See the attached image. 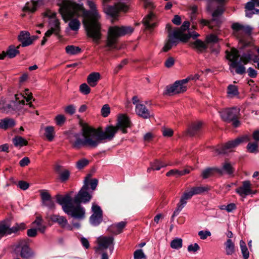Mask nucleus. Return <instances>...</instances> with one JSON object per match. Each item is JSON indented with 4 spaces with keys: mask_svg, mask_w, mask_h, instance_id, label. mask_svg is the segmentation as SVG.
Segmentation results:
<instances>
[{
    "mask_svg": "<svg viewBox=\"0 0 259 259\" xmlns=\"http://www.w3.org/2000/svg\"><path fill=\"white\" fill-rule=\"evenodd\" d=\"M194 195L193 192L191 188L190 190L185 191L184 193L181 197L179 203L185 206L187 203V201L190 199Z\"/></svg>",
    "mask_w": 259,
    "mask_h": 259,
    "instance_id": "c9c22d12",
    "label": "nucleus"
},
{
    "mask_svg": "<svg viewBox=\"0 0 259 259\" xmlns=\"http://www.w3.org/2000/svg\"><path fill=\"white\" fill-rule=\"evenodd\" d=\"M89 188V184L88 180L86 179L84 181V184L78 192V193L75 196L72 200L75 204H80V203H87L89 202L92 196L90 194Z\"/></svg>",
    "mask_w": 259,
    "mask_h": 259,
    "instance_id": "f8f14e48",
    "label": "nucleus"
},
{
    "mask_svg": "<svg viewBox=\"0 0 259 259\" xmlns=\"http://www.w3.org/2000/svg\"><path fill=\"white\" fill-rule=\"evenodd\" d=\"M222 119L228 123L232 122L234 127L239 126L240 123L238 120L240 116V108L232 107L225 109L219 112Z\"/></svg>",
    "mask_w": 259,
    "mask_h": 259,
    "instance_id": "6e6552de",
    "label": "nucleus"
},
{
    "mask_svg": "<svg viewBox=\"0 0 259 259\" xmlns=\"http://www.w3.org/2000/svg\"><path fill=\"white\" fill-rule=\"evenodd\" d=\"M26 229V225L24 223L20 224L16 223V225L12 228L9 227L8 235L12 233H16L19 231L23 230Z\"/></svg>",
    "mask_w": 259,
    "mask_h": 259,
    "instance_id": "58836bf2",
    "label": "nucleus"
},
{
    "mask_svg": "<svg viewBox=\"0 0 259 259\" xmlns=\"http://www.w3.org/2000/svg\"><path fill=\"white\" fill-rule=\"evenodd\" d=\"M30 33L26 31H21L18 36V40L21 42V46L26 47L32 44V40L30 37Z\"/></svg>",
    "mask_w": 259,
    "mask_h": 259,
    "instance_id": "b1692460",
    "label": "nucleus"
},
{
    "mask_svg": "<svg viewBox=\"0 0 259 259\" xmlns=\"http://www.w3.org/2000/svg\"><path fill=\"white\" fill-rule=\"evenodd\" d=\"M66 52L70 55H74L81 52V49L73 45L67 46L65 48Z\"/></svg>",
    "mask_w": 259,
    "mask_h": 259,
    "instance_id": "79ce46f5",
    "label": "nucleus"
},
{
    "mask_svg": "<svg viewBox=\"0 0 259 259\" xmlns=\"http://www.w3.org/2000/svg\"><path fill=\"white\" fill-rule=\"evenodd\" d=\"M55 121L57 125L61 126L64 123L65 118L64 115L59 114L56 116Z\"/></svg>",
    "mask_w": 259,
    "mask_h": 259,
    "instance_id": "13d9d810",
    "label": "nucleus"
},
{
    "mask_svg": "<svg viewBox=\"0 0 259 259\" xmlns=\"http://www.w3.org/2000/svg\"><path fill=\"white\" fill-rule=\"evenodd\" d=\"M156 16L152 12L149 13L143 20L146 28L148 30H151L156 26Z\"/></svg>",
    "mask_w": 259,
    "mask_h": 259,
    "instance_id": "412c9836",
    "label": "nucleus"
},
{
    "mask_svg": "<svg viewBox=\"0 0 259 259\" xmlns=\"http://www.w3.org/2000/svg\"><path fill=\"white\" fill-rule=\"evenodd\" d=\"M190 23L188 21L183 23L180 28H175L172 29L171 25L168 24L166 26V29L168 32L167 39L163 48L164 52L169 50L173 46H176L179 42V40L186 42L190 38L195 39L199 36V34L196 32H189L188 33H184L189 27Z\"/></svg>",
    "mask_w": 259,
    "mask_h": 259,
    "instance_id": "7ed1b4c3",
    "label": "nucleus"
},
{
    "mask_svg": "<svg viewBox=\"0 0 259 259\" xmlns=\"http://www.w3.org/2000/svg\"><path fill=\"white\" fill-rule=\"evenodd\" d=\"M102 115L103 117H107L110 113V108L108 104L104 105L101 109Z\"/></svg>",
    "mask_w": 259,
    "mask_h": 259,
    "instance_id": "6e6d98bb",
    "label": "nucleus"
},
{
    "mask_svg": "<svg viewBox=\"0 0 259 259\" xmlns=\"http://www.w3.org/2000/svg\"><path fill=\"white\" fill-rule=\"evenodd\" d=\"M202 122L197 121L191 124L188 130V134L190 136H194L199 134L201 131Z\"/></svg>",
    "mask_w": 259,
    "mask_h": 259,
    "instance_id": "a878e982",
    "label": "nucleus"
},
{
    "mask_svg": "<svg viewBox=\"0 0 259 259\" xmlns=\"http://www.w3.org/2000/svg\"><path fill=\"white\" fill-rule=\"evenodd\" d=\"M40 192L42 203L51 199L50 194L46 190H40Z\"/></svg>",
    "mask_w": 259,
    "mask_h": 259,
    "instance_id": "5fc2aeb1",
    "label": "nucleus"
},
{
    "mask_svg": "<svg viewBox=\"0 0 259 259\" xmlns=\"http://www.w3.org/2000/svg\"><path fill=\"white\" fill-rule=\"evenodd\" d=\"M56 14L55 13L51 11H47L44 14L45 16L51 19L50 21L51 27H54V25L53 24V23L54 24L53 22H54V20H57L59 23V27L60 28V23H59V20L56 18Z\"/></svg>",
    "mask_w": 259,
    "mask_h": 259,
    "instance_id": "c03bdc74",
    "label": "nucleus"
},
{
    "mask_svg": "<svg viewBox=\"0 0 259 259\" xmlns=\"http://www.w3.org/2000/svg\"><path fill=\"white\" fill-rule=\"evenodd\" d=\"M220 171L218 169V167H209L203 169L201 172V177L203 179H206L209 177L214 176L215 174H218Z\"/></svg>",
    "mask_w": 259,
    "mask_h": 259,
    "instance_id": "c756f323",
    "label": "nucleus"
},
{
    "mask_svg": "<svg viewBox=\"0 0 259 259\" xmlns=\"http://www.w3.org/2000/svg\"><path fill=\"white\" fill-rule=\"evenodd\" d=\"M61 15L65 21L70 20L68 25L72 30L77 31L79 29L80 26V23L79 21L77 18H73L74 17H78V16L74 15L71 18L69 19L66 18H64L62 14Z\"/></svg>",
    "mask_w": 259,
    "mask_h": 259,
    "instance_id": "473e14b6",
    "label": "nucleus"
},
{
    "mask_svg": "<svg viewBox=\"0 0 259 259\" xmlns=\"http://www.w3.org/2000/svg\"><path fill=\"white\" fill-rule=\"evenodd\" d=\"M134 259H146V256L145 255L142 249H137L134 253Z\"/></svg>",
    "mask_w": 259,
    "mask_h": 259,
    "instance_id": "3c124183",
    "label": "nucleus"
},
{
    "mask_svg": "<svg viewBox=\"0 0 259 259\" xmlns=\"http://www.w3.org/2000/svg\"><path fill=\"white\" fill-rule=\"evenodd\" d=\"M200 249V247L199 245L195 243L193 244H191L189 245L188 247V250L189 252H195Z\"/></svg>",
    "mask_w": 259,
    "mask_h": 259,
    "instance_id": "052dcab7",
    "label": "nucleus"
},
{
    "mask_svg": "<svg viewBox=\"0 0 259 259\" xmlns=\"http://www.w3.org/2000/svg\"><path fill=\"white\" fill-rule=\"evenodd\" d=\"M194 195L193 192L191 188L190 190L185 191L184 193L181 197L179 203L185 206L187 203V201L190 199Z\"/></svg>",
    "mask_w": 259,
    "mask_h": 259,
    "instance_id": "e433bc0d",
    "label": "nucleus"
},
{
    "mask_svg": "<svg viewBox=\"0 0 259 259\" xmlns=\"http://www.w3.org/2000/svg\"><path fill=\"white\" fill-rule=\"evenodd\" d=\"M16 125V122L12 118L6 117L0 119V130L7 131L13 128Z\"/></svg>",
    "mask_w": 259,
    "mask_h": 259,
    "instance_id": "4be33fe9",
    "label": "nucleus"
},
{
    "mask_svg": "<svg viewBox=\"0 0 259 259\" xmlns=\"http://www.w3.org/2000/svg\"><path fill=\"white\" fill-rule=\"evenodd\" d=\"M226 57L229 61V69L234 74L235 73L242 75L245 72V67L244 66L251 58L249 53H241L235 48L231 49L230 52L226 51Z\"/></svg>",
    "mask_w": 259,
    "mask_h": 259,
    "instance_id": "20e7f679",
    "label": "nucleus"
},
{
    "mask_svg": "<svg viewBox=\"0 0 259 259\" xmlns=\"http://www.w3.org/2000/svg\"><path fill=\"white\" fill-rule=\"evenodd\" d=\"M218 37L214 34H211L206 37V41L207 44L214 43L218 41Z\"/></svg>",
    "mask_w": 259,
    "mask_h": 259,
    "instance_id": "0e129e2a",
    "label": "nucleus"
},
{
    "mask_svg": "<svg viewBox=\"0 0 259 259\" xmlns=\"http://www.w3.org/2000/svg\"><path fill=\"white\" fill-rule=\"evenodd\" d=\"M126 224V222L121 221L116 224L112 225L109 228V231L114 234H119L122 232L123 228Z\"/></svg>",
    "mask_w": 259,
    "mask_h": 259,
    "instance_id": "c85d7f7f",
    "label": "nucleus"
},
{
    "mask_svg": "<svg viewBox=\"0 0 259 259\" xmlns=\"http://www.w3.org/2000/svg\"><path fill=\"white\" fill-rule=\"evenodd\" d=\"M225 250L227 255H232L235 252V245L231 239H228L225 243Z\"/></svg>",
    "mask_w": 259,
    "mask_h": 259,
    "instance_id": "4c0bfd02",
    "label": "nucleus"
},
{
    "mask_svg": "<svg viewBox=\"0 0 259 259\" xmlns=\"http://www.w3.org/2000/svg\"><path fill=\"white\" fill-rule=\"evenodd\" d=\"M89 163V161L85 158H82L76 162V166L78 169H81Z\"/></svg>",
    "mask_w": 259,
    "mask_h": 259,
    "instance_id": "8fccbe9b",
    "label": "nucleus"
},
{
    "mask_svg": "<svg viewBox=\"0 0 259 259\" xmlns=\"http://www.w3.org/2000/svg\"><path fill=\"white\" fill-rule=\"evenodd\" d=\"M190 87L191 84L185 79L177 80L173 84L166 87L164 95L172 96L183 93Z\"/></svg>",
    "mask_w": 259,
    "mask_h": 259,
    "instance_id": "9d476101",
    "label": "nucleus"
},
{
    "mask_svg": "<svg viewBox=\"0 0 259 259\" xmlns=\"http://www.w3.org/2000/svg\"><path fill=\"white\" fill-rule=\"evenodd\" d=\"M218 169L220 171L218 172V175L222 176L224 174L229 175H232L234 172V169L231 164L228 162H225L222 164V167H218Z\"/></svg>",
    "mask_w": 259,
    "mask_h": 259,
    "instance_id": "bb28decb",
    "label": "nucleus"
},
{
    "mask_svg": "<svg viewBox=\"0 0 259 259\" xmlns=\"http://www.w3.org/2000/svg\"><path fill=\"white\" fill-rule=\"evenodd\" d=\"M251 186V184L249 181H244L242 182V185L236 189L235 192L240 196L245 198L252 193Z\"/></svg>",
    "mask_w": 259,
    "mask_h": 259,
    "instance_id": "a211bd4d",
    "label": "nucleus"
},
{
    "mask_svg": "<svg viewBox=\"0 0 259 259\" xmlns=\"http://www.w3.org/2000/svg\"><path fill=\"white\" fill-rule=\"evenodd\" d=\"M133 29L130 26H112L109 28L107 40V46L116 48V44L120 37L131 33Z\"/></svg>",
    "mask_w": 259,
    "mask_h": 259,
    "instance_id": "0eeeda50",
    "label": "nucleus"
},
{
    "mask_svg": "<svg viewBox=\"0 0 259 259\" xmlns=\"http://www.w3.org/2000/svg\"><path fill=\"white\" fill-rule=\"evenodd\" d=\"M240 246L241 248V253L243 259H248L249 256V252L246 246L245 242L242 240L240 241Z\"/></svg>",
    "mask_w": 259,
    "mask_h": 259,
    "instance_id": "37998d69",
    "label": "nucleus"
},
{
    "mask_svg": "<svg viewBox=\"0 0 259 259\" xmlns=\"http://www.w3.org/2000/svg\"><path fill=\"white\" fill-rule=\"evenodd\" d=\"M100 74L97 72H93L89 74L87 78L88 84L92 87L96 86L100 79Z\"/></svg>",
    "mask_w": 259,
    "mask_h": 259,
    "instance_id": "72a5a7b5",
    "label": "nucleus"
},
{
    "mask_svg": "<svg viewBox=\"0 0 259 259\" xmlns=\"http://www.w3.org/2000/svg\"><path fill=\"white\" fill-rule=\"evenodd\" d=\"M45 135L49 141H53L55 135L54 127L52 126H46L45 128Z\"/></svg>",
    "mask_w": 259,
    "mask_h": 259,
    "instance_id": "a19ab883",
    "label": "nucleus"
},
{
    "mask_svg": "<svg viewBox=\"0 0 259 259\" xmlns=\"http://www.w3.org/2000/svg\"><path fill=\"white\" fill-rule=\"evenodd\" d=\"M79 91L83 95H87L90 93L91 89L87 83H84L80 85Z\"/></svg>",
    "mask_w": 259,
    "mask_h": 259,
    "instance_id": "603ef678",
    "label": "nucleus"
},
{
    "mask_svg": "<svg viewBox=\"0 0 259 259\" xmlns=\"http://www.w3.org/2000/svg\"><path fill=\"white\" fill-rule=\"evenodd\" d=\"M166 176L167 177H170V176L179 177V176H180V170H179L178 169H171L166 174Z\"/></svg>",
    "mask_w": 259,
    "mask_h": 259,
    "instance_id": "bf43d9fd",
    "label": "nucleus"
},
{
    "mask_svg": "<svg viewBox=\"0 0 259 259\" xmlns=\"http://www.w3.org/2000/svg\"><path fill=\"white\" fill-rule=\"evenodd\" d=\"M89 5L90 11L85 10L81 6L70 1L63 0L59 4V12L64 18L69 19L74 15L82 16L88 36L98 43L101 38V26L99 21L101 16L93 2H89Z\"/></svg>",
    "mask_w": 259,
    "mask_h": 259,
    "instance_id": "f03ea898",
    "label": "nucleus"
},
{
    "mask_svg": "<svg viewBox=\"0 0 259 259\" xmlns=\"http://www.w3.org/2000/svg\"><path fill=\"white\" fill-rule=\"evenodd\" d=\"M200 77V75L196 73L195 74H191L189 75L187 78H185L187 80V81L188 83L191 84V86L192 85V83L191 81H195L199 79Z\"/></svg>",
    "mask_w": 259,
    "mask_h": 259,
    "instance_id": "864d4df0",
    "label": "nucleus"
},
{
    "mask_svg": "<svg viewBox=\"0 0 259 259\" xmlns=\"http://www.w3.org/2000/svg\"><path fill=\"white\" fill-rule=\"evenodd\" d=\"M198 235L201 239L204 240L211 235V233L209 231H200L198 232Z\"/></svg>",
    "mask_w": 259,
    "mask_h": 259,
    "instance_id": "680f3d73",
    "label": "nucleus"
},
{
    "mask_svg": "<svg viewBox=\"0 0 259 259\" xmlns=\"http://www.w3.org/2000/svg\"><path fill=\"white\" fill-rule=\"evenodd\" d=\"M81 129L79 132H72L68 136V140L72 147L79 149L82 147L96 148L100 144L113 140L118 130L123 134L127 133L126 128L130 127L131 122L129 117L124 114L118 117L116 125L107 126L104 131L96 129L83 122H80Z\"/></svg>",
    "mask_w": 259,
    "mask_h": 259,
    "instance_id": "f257e3e1",
    "label": "nucleus"
},
{
    "mask_svg": "<svg viewBox=\"0 0 259 259\" xmlns=\"http://www.w3.org/2000/svg\"><path fill=\"white\" fill-rule=\"evenodd\" d=\"M133 103L135 105V111L136 114L144 119H148L150 117V112L147 109L146 105H150L149 101H143L139 98H132Z\"/></svg>",
    "mask_w": 259,
    "mask_h": 259,
    "instance_id": "4468645a",
    "label": "nucleus"
},
{
    "mask_svg": "<svg viewBox=\"0 0 259 259\" xmlns=\"http://www.w3.org/2000/svg\"><path fill=\"white\" fill-rule=\"evenodd\" d=\"M110 0H103L104 10L105 12L115 18L118 16L119 12H126L128 10V6L121 2L117 3L113 6L106 5Z\"/></svg>",
    "mask_w": 259,
    "mask_h": 259,
    "instance_id": "ddd939ff",
    "label": "nucleus"
},
{
    "mask_svg": "<svg viewBox=\"0 0 259 259\" xmlns=\"http://www.w3.org/2000/svg\"><path fill=\"white\" fill-rule=\"evenodd\" d=\"M231 27L233 35L240 40H242L246 35H249L251 32V28L249 26L239 23H234Z\"/></svg>",
    "mask_w": 259,
    "mask_h": 259,
    "instance_id": "2eb2a0df",
    "label": "nucleus"
},
{
    "mask_svg": "<svg viewBox=\"0 0 259 259\" xmlns=\"http://www.w3.org/2000/svg\"><path fill=\"white\" fill-rule=\"evenodd\" d=\"M13 143L16 147H22L28 145V141L20 136H15L12 140Z\"/></svg>",
    "mask_w": 259,
    "mask_h": 259,
    "instance_id": "f704fd0d",
    "label": "nucleus"
},
{
    "mask_svg": "<svg viewBox=\"0 0 259 259\" xmlns=\"http://www.w3.org/2000/svg\"><path fill=\"white\" fill-rule=\"evenodd\" d=\"M183 246V240L181 238H176L170 242V247L175 249H179Z\"/></svg>",
    "mask_w": 259,
    "mask_h": 259,
    "instance_id": "a18cd8bd",
    "label": "nucleus"
},
{
    "mask_svg": "<svg viewBox=\"0 0 259 259\" xmlns=\"http://www.w3.org/2000/svg\"><path fill=\"white\" fill-rule=\"evenodd\" d=\"M9 225L5 223L0 224V239L5 235H8Z\"/></svg>",
    "mask_w": 259,
    "mask_h": 259,
    "instance_id": "49530a36",
    "label": "nucleus"
},
{
    "mask_svg": "<svg viewBox=\"0 0 259 259\" xmlns=\"http://www.w3.org/2000/svg\"><path fill=\"white\" fill-rule=\"evenodd\" d=\"M175 63L174 59L172 57H169L165 62V66L167 68L172 67Z\"/></svg>",
    "mask_w": 259,
    "mask_h": 259,
    "instance_id": "774afa93",
    "label": "nucleus"
},
{
    "mask_svg": "<svg viewBox=\"0 0 259 259\" xmlns=\"http://www.w3.org/2000/svg\"><path fill=\"white\" fill-rule=\"evenodd\" d=\"M98 249L101 250L109 249L112 254L114 249V238L112 236H100L98 239Z\"/></svg>",
    "mask_w": 259,
    "mask_h": 259,
    "instance_id": "dca6fc26",
    "label": "nucleus"
},
{
    "mask_svg": "<svg viewBox=\"0 0 259 259\" xmlns=\"http://www.w3.org/2000/svg\"><path fill=\"white\" fill-rule=\"evenodd\" d=\"M194 195L202 194L210 190L208 186L193 187L191 188Z\"/></svg>",
    "mask_w": 259,
    "mask_h": 259,
    "instance_id": "ea45409f",
    "label": "nucleus"
},
{
    "mask_svg": "<svg viewBox=\"0 0 259 259\" xmlns=\"http://www.w3.org/2000/svg\"><path fill=\"white\" fill-rule=\"evenodd\" d=\"M56 201L62 206L63 210L68 215L79 220L84 219L85 208L80 204H75L69 194L64 196L58 195L56 197Z\"/></svg>",
    "mask_w": 259,
    "mask_h": 259,
    "instance_id": "39448f33",
    "label": "nucleus"
},
{
    "mask_svg": "<svg viewBox=\"0 0 259 259\" xmlns=\"http://www.w3.org/2000/svg\"><path fill=\"white\" fill-rule=\"evenodd\" d=\"M55 171L57 174V179L61 183L66 182L69 178L70 172L67 169H64L60 165H56Z\"/></svg>",
    "mask_w": 259,
    "mask_h": 259,
    "instance_id": "6ab92c4d",
    "label": "nucleus"
},
{
    "mask_svg": "<svg viewBox=\"0 0 259 259\" xmlns=\"http://www.w3.org/2000/svg\"><path fill=\"white\" fill-rule=\"evenodd\" d=\"M174 131L171 128H164L162 130V135L164 137H170L173 135Z\"/></svg>",
    "mask_w": 259,
    "mask_h": 259,
    "instance_id": "69168bd1",
    "label": "nucleus"
},
{
    "mask_svg": "<svg viewBox=\"0 0 259 259\" xmlns=\"http://www.w3.org/2000/svg\"><path fill=\"white\" fill-rule=\"evenodd\" d=\"M92 209L93 213L90 218V223L94 226H97L103 220V211L99 205L94 203L92 205Z\"/></svg>",
    "mask_w": 259,
    "mask_h": 259,
    "instance_id": "f3484780",
    "label": "nucleus"
},
{
    "mask_svg": "<svg viewBox=\"0 0 259 259\" xmlns=\"http://www.w3.org/2000/svg\"><path fill=\"white\" fill-rule=\"evenodd\" d=\"M16 253H20V256L26 259H30L34 256V253L29 247L28 241L25 239L19 240L14 245Z\"/></svg>",
    "mask_w": 259,
    "mask_h": 259,
    "instance_id": "9b49d317",
    "label": "nucleus"
},
{
    "mask_svg": "<svg viewBox=\"0 0 259 259\" xmlns=\"http://www.w3.org/2000/svg\"><path fill=\"white\" fill-rule=\"evenodd\" d=\"M43 205L47 206L50 209H53L55 208V203L53 200L50 199L42 203Z\"/></svg>",
    "mask_w": 259,
    "mask_h": 259,
    "instance_id": "338daca9",
    "label": "nucleus"
},
{
    "mask_svg": "<svg viewBox=\"0 0 259 259\" xmlns=\"http://www.w3.org/2000/svg\"><path fill=\"white\" fill-rule=\"evenodd\" d=\"M20 46L21 45H19L16 48L14 46H10L6 52L4 51L0 54V60L4 59L6 56H8L10 58H14L19 53V49Z\"/></svg>",
    "mask_w": 259,
    "mask_h": 259,
    "instance_id": "5701e85b",
    "label": "nucleus"
},
{
    "mask_svg": "<svg viewBox=\"0 0 259 259\" xmlns=\"http://www.w3.org/2000/svg\"><path fill=\"white\" fill-rule=\"evenodd\" d=\"M250 140L248 135L238 137L234 140L228 141L223 145L218 146L214 149V153L217 155L226 154L230 151L232 149L238 146L241 143L249 141Z\"/></svg>",
    "mask_w": 259,
    "mask_h": 259,
    "instance_id": "1a4fd4ad",
    "label": "nucleus"
},
{
    "mask_svg": "<svg viewBox=\"0 0 259 259\" xmlns=\"http://www.w3.org/2000/svg\"><path fill=\"white\" fill-rule=\"evenodd\" d=\"M227 93L229 95L232 96H236L238 94L237 88L235 85H230L228 87Z\"/></svg>",
    "mask_w": 259,
    "mask_h": 259,
    "instance_id": "4d7b16f0",
    "label": "nucleus"
},
{
    "mask_svg": "<svg viewBox=\"0 0 259 259\" xmlns=\"http://www.w3.org/2000/svg\"><path fill=\"white\" fill-rule=\"evenodd\" d=\"M53 23V24L54 25V27H51V28L45 33V36L43 37V39L41 42V45H45V44L47 41V37H49L53 33H55L56 35L58 34L60 31L59 23L57 20H54Z\"/></svg>",
    "mask_w": 259,
    "mask_h": 259,
    "instance_id": "393cba45",
    "label": "nucleus"
},
{
    "mask_svg": "<svg viewBox=\"0 0 259 259\" xmlns=\"http://www.w3.org/2000/svg\"><path fill=\"white\" fill-rule=\"evenodd\" d=\"M18 186L21 189H22L23 190H26L29 188V184L28 183L26 182V181H20L18 182Z\"/></svg>",
    "mask_w": 259,
    "mask_h": 259,
    "instance_id": "e2e57ef3",
    "label": "nucleus"
},
{
    "mask_svg": "<svg viewBox=\"0 0 259 259\" xmlns=\"http://www.w3.org/2000/svg\"><path fill=\"white\" fill-rule=\"evenodd\" d=\"M50 220L53 223H57L61 227H67L69 230H71V227L68 224L67 219L64 216H61L58 214H52L50 217Z\"/></svg>",
    "mask_w": 259,
    "mask_h": 259,
    "instance_id": "aec40b11",
    "label": "nucleus"
},
{
    "mask_svg": "<svg viewBox=\"0 0 259 259\" xmlns=\"http://www.w3.org/2000/svg\"><path fill=\"white\" fill-rule=\"evenodd\" d=\"M43 0H37V1H31L30 2H27L23 10L25 12L29 11L30 12H34L36 11L37 7L39 5H42Z\"/></svg>",
    "mask_w": 259,
    "mask_h": 259,
    "instance_id": "7c9ffc66",
    "label": "nucleus"
},
{
    "mask_svg": "<svg viewBox=\"0 0 259 259\" xmlns=\"http://www.w3.org/2000/svg\"><path fill=\"white\" fill-rule=\"evenodd\" d=\"M20 98H15L13 101H7L6 98H2L0 101V111L6 114H13L18 109L24 106L33 107V102H35V98H23L19 100Z\"/></svg>",
    "mask_w": 259,
    "mask_h": 259,
    "instance_id": "423d86ee",
    "label": "nucleus"
},
{
    "mask_svg": "<svg viewBox=\"0 0 259 259\" xmlns=\"http://www.w3.org/2000/svg\"><path fill=\"white\" fill-rule=\"evenodd\" d=\"M167 165L164 162L158 159L154 160L150 163V167L147 168V172H150L151 170H159L162 167H166Z\"/></svg>",
    "mask_w": 259,
    "mask_h": 259,
    "instance_id": "2f4dec72",
    "label": "nucleus"
},
{
    "mask_svg": "<svg viewBox=\"0 0 259 259\" xmlns=\"http://www.w3.org/2000/svg\"><path fill=\"white\" fill-rule=\"evenodd\" d=\"M224 10L225 9L222 6H218L212 14V21H216L217 18L222 15Z\"/></svg>",
    "mask_w": 259,
    "mask_h": 259,
    "instance_id": "09e8293b",
    "label": "nucleus"
},
{
    "mask_svg": "<svg viewBox=\"0 0 259 259\" xmlns=\"http://www.w3.org/2000/svg\"><path fill=\"white\" fill-rule=\"evenodd\" d=\"M190 46L199 53L203 52L207 48V44L200 39H196L194 41L190 42Z\"/></svg>",
    "mask_w": 259,
    "mask_h": 259,
    "instance_id": "cd10ccee",
    "label": "nucleus"
},
{
    "mask_svg": "<svg viewBox=\"0 0 259 259\" xmlns=\"http://www.w3.org/2000/svg\"><path fill=\"white\" fill-rule=\"evenodd\" d=\"M246 149L249 153L255 154L258 152L257 143H249L246 146Z\"/></svg>",
    "mask_w": 259,
    "mask_h": 259,
    "instance_id": "de8ad7c7",
    "label": "nucleus"
}]
</instances>
